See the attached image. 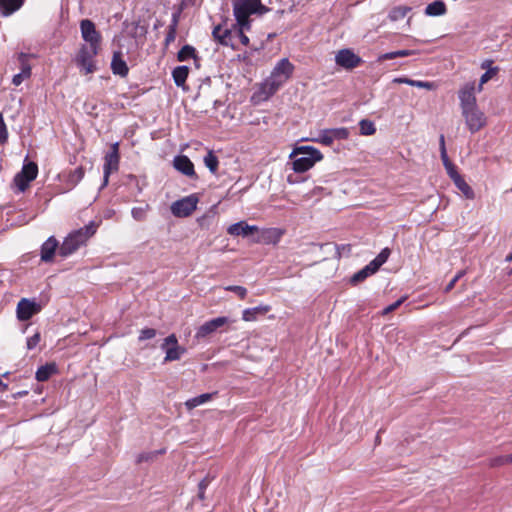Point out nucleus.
Instances as JSON below:
<instances>
[{
  "label": "nucleus",
  "instance_id": "nucleus-2",
  "mask_svg": "<svg viewBox=\"0 0 512 512\" xmlns=\"http://www.w3.org/2000/svg\"><path fill=\"white\" fill-rule=\"evenodd\" d=\"M294 70L293 64L287 59H281L270 76L263 82L261 90L267 96L270 97L275 94L278 89L291 77Z\"/></svg>",
  "mask_w": 512,
  "mask_h": 512
},
{
  "label": "nucleus",
  "instance_id": "nucleus-39",
  "mask_svg": "<svg viewBox=\"0 0 512 512\" xmlns=\"http://www.w3.org/2000/svg\"><path fill=\"white\" fill-rule=\"evenodd\" d=\"M498 72L499 67H492L486 70V72L480 77L478 92H481L483 89V85L487 83L489 80H491Z\"/></svg>",
  "mask_w": 512,
  "mask_h": 512
},
{
  "label": "nucleus",
  "instance_id": "nucleus-3",
  "mask_svg": "<svg viewBox=\"0 0 512 512\" xmlns=\"http://www.w3.org/2000/svg\"><path fill=\"white\" fill-rule=\"evenodd\" d=\"M268 9L260 0H233V12L238 25L247 27L250 24L249 16L254 13L263 14Z\"/></svg>",
  "mask_w": 512,
  "mask_h": 512
},
{
  "label": "nucleus",
  "instance_id": "nucleus-60",
  "mask_svg": "<svg viewBox=\"0 0 512 512\" xmlns=\"http://www.w3.org/2000/svg\"><path fill=\"white\" fill-rule=\"evenodd\" d=\"M505 261L506 262H511L512 261V251L506 256Z\"/></svg>",
  "mask_w": 512,
  "mask_h": 512
},
{
  "label": "nucleus",
  "instance_id": "nucleus-35",
  "mask_svg": "<svg viewBox=\"0 0 512 512\" xmlns=\"http://www.w3.org/2000/svg\"><path fill=\"white\" fill-rule=\"evenodd\" d=\"M165 452H166L165 449H160V450H156V451L140 453L137 456L136 462L138 464L143 463V462H152L158 455L164 454Z\"/></svg>",
  "mask_w": 512,
  "mask_h": 512
},
{
  "label": "nucleus",
  "instance_id": "nucleus-42",
  "mask_svg": "<svg viewBox=\"0 0 512 512\" xmlns=\"http://www.w3.org/2000/svg\"><path fill=\"white\" fill-rule=\"evenodd\" d=\"M250 29V24H248L247 27H242L241 25H238L237 23L235 24V33H236V37L240 39V42L247 46L249 44V38L248 36L245 34V31L246 30H249Z\"/></svg>",
  "mask_w": 512,
  "mask_h": 512
},
{
  "label": "nucleus",
  "instance_id": "nucleus-33",
  "mask_svg": "<svg viewBox=\"0 0 512 512\" xmlns=\"http://www.w3.org/2000/svg\"><path fill=\"white\" fill-rule=\"evenodd\" d=\"M189 58L197 60L196 49L191 45H184L177 54V59L180 62L186 61Z\"/></svg>",
  "mask_w": 512,
  "mask_h": 512
},
{
  "label": "nucleus",
  "instance_id": "nucleus-52",
  "mask_svg": "<svg viewBox=\"0 0 512 512\" xmlns=\"http://www.w3.org/2000/svg\"><path fill=\"white\" fill-rule=\"evenodd\" d=\"M382 266L379 262H377L376 258L373 259L368 265L365 267L368 269L369 273L372 275L378 271V269Z\"/></svg>",
  "mask_w": 512,
  "mask_h": 512
},
{
  "label": "nucleus",
  "instance_id": "nucleus-11",
  "mask_svg": "<svg viewBox=\"0 0 512 512\" xmlns=\"http://www.w3.org/2000/svg\"><path fill=\"white\" fill-rule=\"evenodd\" d=\"M161 349L165 351V362L179 360L186 353V348L178 344L175 334L167 336L161 344Z\"/></svg>",
  "mask_w": 512,
  "mask_h": 512
},
{
  "label": "nucleus",
  "instance_id": "nucleus-61",
  "mask_svg": "<svg viewBox=\"0 0 512 512\" xmlns=\"http://www.w3.org/2000/svg\"><path fill=\"white\" fill-rule=\"evenodd\" d=\"M0 387H2V388H6L7 387V385L4 384L1 379H0Z\"/></svg>",
  "mask_w": 512,
  "mask_h": 512
},
{
  "label": "nucleus",
  "instance_id": "nucleus-40",
  "mask_svg": "<svg viewBox=\"0 0 512 512\" xmlns=\"http://www.w3.org/2000/svg\"><path fill=\"white\" fill-rule=\"evenodd\" d=\"M85 171L83 167H77L74 171L70 172L68 176V183L75 186L77 185L84 177Z\"/></svg>",
  "mask_w": 512,
  "mask_h": 512
},
{
  "label": "nucleus",
  "instance_id": "nucleus-31",
  "mask_svg": "<svg viewBox=\"0 0 512 512\" xmlns=\"http://www.w3.org/2000/svg\"><path fill=\"white\" fill-rule=\"evenodd\" d=\"M447 12L446 4L437 0L428 4L425 8V14L428 16H442Z\"/></svg>",
  "mask_w": 512,
  "mask_h": 512
},
{
  "label": "nucleus",
  "instance_id": "nucleus-16",
  "mask_svg": "<svg viewBox=\"0 0 512 512\" xmlns=\"http://www.w3.org/2000/svg\"><path fill=\"white\" fill-rule=\"evenodd\" d=\"M229 322L227 317H217L202 324L196 331L195 338L202 340Z\"/></svg>",
  "mask_w": 512,
  "mask_h": 512
},
{
  "label": "nucleus",
  "instance_id": "nucleus-49",
  "mask_svg": "<svg viewBox=\"0 0 512 512\" xmlns=\"http://www.w3.org/2000/svg\"><path fill=\"white\" fill-rule=\"evenodd\" d=\"M406 300V297H401L400 299H398L397 301H395L394 303L390 304L389 306H387L382 314L383 315H387L393 311H395L397 308L400 307V305Z\"/></svg>",
  "mask_w": 512,
  "mask_h": 512
},
{
  "label": "nucleus",
  "instance_id": "nucleus-54",
  "mask_svg": "<svg viewBox=\"0 0 512 512\" xmlns=\"http://www.w3.org/2000/svg\"><path fill=\"white\" fill-rule=\"evenodd\" d=\"M211 482V478L209 476H206L204 479H202L198 484V490H205L208 485Z\"/></svg>",
  "mask_w": 512,
  "mask_h": 512
},
{
  "label": "nucleus",
  "instance_id": "nucleus-32",
  "mask_svg": "<svg viewBox=\"0 0 512 512\" xmlns=\"http://www.w3.org/2000/svg\"><path fill=\"white\" fill-rule=\"evenodd\" d=\"M215 394L216 393H204L199 396L193 397L191 399H188L185 402V406L188 410H192V409L196 408L197 406L210 401Z\"/></svg>",
  "mask_w": 512,
  "mask_h": 512
},
{
  "label": "nucleus",
  "instance_id": "nucleus-8",
  "mask_svg": "<svg viewBox=\"0 0 512 512\" xmlns=\"http://www.w3.org/2000/svg\"><path fill=\"white\" fill-rule=\"evenodd\" d=\"M38 174V166L29 162L22 167V170L14 177V183L20 192H24Z\"/></svg>",
  "mask_w": 512,
  "mask_h": 512
},
{
  "label": "nucleus",
  "instance_id": "nucleus-9",
  "mask_svg": "<svg viewBox=\"0 0 512 512\" xmlns=\"http://www.w3.org/2000/svg\"><path fill=\"white\" fill-rule=\"evenodd\" d=\"M42 310L35 299L21 298L17 303L16 316L19 321H28Z\"/></svg>",
  "mask_w": 512,
  "mask_h": 512
},
{
  "label": "nucleus",
  "instance_id": "nucleus-38",
  "mask_svg": "<svg viewBox=\"0 0 512 512\" xmlns=\"http://www.w3.org/2000/svg\"><path fill=\"white\" fill-rule=\"evenodd\" d=\"M409 11L410 8L407 6L394 7L389 13V18L392 21H398L400 19H403Z\"/></svg>",
  "mask_w": 512,
  "mask_h": 512
},
{
  "label": "nucleus",
  "instance_id": "nucleus-13",
  "mask_svg": "<svg viewBox=\"0 0 512 512\" xmlns=\"http://www.w3.org/2000/svg\"><path fill=\"white\" fill-rule=\"evenodd\" d=\"M349 137V130L345 127L324 129L317 138L312 140L326 146H331L335 140H345Z\"/></svg>",
  "mask_w": 512,
  "mask_h": 512
},
{
  "label": "nucleus",
  "instance_id": "nucleus-41",
  "mask_svg": "<svg viewBox=\"0 0 512 512\" xmlns=\"http://www.w3.org/2000/svg\"><path fill=\"white\" fill-rule=\"evenodd\" d=\"M282 234H283V232L280 229L272 228V229L267 230L264 233V238H265L266 242H268V243H270V242L277 243V242H279Z\"/></svg>",
  "mask_w": 512,
  "mask_h": 512
},
{
  "label": "nucleus",
  "instance_id": "nucleus-1",
  "mask_svg": "<svg viewBox=\"0 0 512 512\" xmlns=\"http://www.w3.org/2000/svg\"><path fill=\"white\" fill-rule=\"evenodd\" d=\"M97 225L94 221L82 228L69 233L59 247V255L63 258L75 253L81 246L86 245L89 238L96 233Z\"/></svg>",
  "mask_w": 512,
  "mask_h": 512
},
{
  "label": "nucleus",
  "instance_id": "nucleus-14",
  "mask_svg": "<svg viewBox=\"0 0 512 512\" xmlns=\"http://www.w3.org/2000/svg\"><path fill=\"white\" fill-rule=\"evenodd\" d=\"M212 36L213 39L222 46L231 47L233 49L236 48L234 43V39L236 38L235 25H233V29H223L222 25H217L213 28Z\"/></svg>",
  "mask_w": 512,
  "mask_h": 512
},
{
  "label": "nucleus",
  "instance_id": "nucleus-27",
  "mask_svg": "<svg viewBox=\"0 0 512 512\" xmlns=\"http://www.w3.org/2000/svg\"><path fill=\"white\" fill-rule=\"evenodd\" d=\"M270 310L269 306H258L254 308H247L242 312V319L250 322L255 321L258 315H264Z\"/></svg>",
  "mask_w": 512,
  "mask_h": 512
},
{
  "label": "nucleus",
  "instance_id": "nucleus-58",
  "mask_svg": "<svg viewBox=\"0 0 512 512\" xmlns=\"http://www.w3.org/2000/svg\"><path fill=\"white\" fill-rule=\"evenodd\" d=\"M198 498L200 500H204L205 499V490H199L198 491Z\"/></svg>",
  "mask_w": 512,
  "mask_h": 512
},
{
  "label": "nucleus",
  "instance_id": "nucleus-36",
  "mask_svg": "<svg viewBox=\"0 0 512 512\" xmlns=\"http://www.w3.org/2000/svg\"><path fill=\"white\" fill-rule=\"evenodd\" d=\"M359 127L361 135L370 136L375 134L376 132L375 124L368 119H362L359 122Z\"/></svg>",
  "mask_w": 512,
  "mask_h": 512
},
{
  "label": "nucleus",
  "instance_id": "nucleus-59",
  "mask_svg": "<svg viewBox=\"0 0 512 512\" xmlns=\"http://www.w3.org/2000/svg\"><path fill=\"white\" fill-rule=\"evenodd\" d=\"M507 464L512 463V453L509 455H505Z\"/></svg>",
  "mask_w": 512,
  "mask_h": 512
},
{
  "label": "nucleus",
  "instance_id": "nucleus-28",
  "mask_svg": "<svg viewBox=\"0 0 512 512\" xmlns=\"http://www.w3.org/2000/svg\"><path fill=\"white\" fill-rule=\"evenodd\" d=\"M56 372H57V366L55 363L45 364L37 369L36 379L39 382L47 381Z\"/></svg>",
  "mask_w": 512,
  "mask_h": 512
},
{
  "label": "nucleus",
  "instance_id": "nucleus-57",
  "mask_svg": "<svg viewBox=\"0 0 512 512\" xmlns=\"http://www.w3.org/2000/svg\"><path fill=\"white\" fill-rule=\"evenodd\" d=\"M465 273H466L465 270H460L453 278H455L457 281H459L465 275Z\"/></svg>",
  "mask_w": 512,
  "mask_h": 512
},
{
  "label": "nucleus",
  "instance_id": "nucleus-23",
  "mask_svg": "<svg viewBox=\"0 0 512 512\" xmlns=\"http://www.w3.org/2000/svg\"><path fill=\"white\" fill-rule=\"evenodd\" d=\"M25 0H3L0 7V14L8 17L18 11L24 4Z\"/></svg>",
  "mask_w": 512,
  "mask_h": 512
},
{
  "label": "nucleus",
  "instance_id": "nucleus-55",
  "mask_svg": "<svg viewBox=\"0 0 512 512\" xmlns=\"http://www.w3.org/2000/svg\"><path fill=\"white\" fill-rule=\"evenodd\" d=\"M458 281L455 278H452L451 281L444 288V293H449L456 285Z\"/></svg>",
  "mask_w": 512,
  "mask_h": 512
},
{
  "label": "nucleus",
  "instance_id": "nucleus-19",
  "mask_svg": "<svg viewBox=\"0 0 512 512\" xmlns=\"http://www.w3.org/2000/svg\"><path fill=\"white\" fill-rule=\"evenodd\" d=\"M59 247L58 240L54 236L49 237L41 246V261L45 263L51 262Z\"/></svg>",
  "mask_w": 512,
  "mask_h": 512
},
{
  "label": "nucleus",
  "instance_id": "nucleus-47",
  "mask_svg": "<svg viewBox=\"0 0 512 512\" xmlns=\"http://www.w3.org/2000/svg\"><path fill=\"white\" fill-rule=\"evenodd\" d=\"M41 335L39 332H36L33 336L29 337L26 342V346L28 350L34 349L40 342Z\"/></svg>",
  "mask_w": 512,
  "mask_h": 512
},
{
  "label": "nucleus",
  "instance_id": "nucleus-37",
  "mask_svg": "<svg viewBox=\"0 0 512 512\" xmlns=\"http://www.w3.org/2000/svg\"><path fill=\"white\" fill-rule=\"evenodd\" d=\"M414 54L412 50H398L394 52L384 53L379 56V61L391 60L397 57H407Z\"/></svg>",
  "mask_w": 512,
  "mask_h": 512
},
{
  "label": "nucleus",
  "instance_id": "nucleus-4",
  "mask_svg": "<svg viewBox=\"0 0 512 512\" xmlns=\"http://www.w3.org/2000/svg\"><path fill=\"white\" fill-rule=\"evenodd\" d=\"M294 154L302 155L293 161V170L297 173H303L314 166V164L323 159V154L315 147L301 146L297 147Z\"/></svg>",
  "mask_w": 512,
  "mask_h": 512
},
{
  "label": "nucleus",
  "instance_id": "nucleus-26",
  "mask_svg": "<svg viewBox=\"0 0 512 512\" xmlns=\"http://www.w3.org/2000/svg\"><path fill=\"white\" fill-rule=\"evenodd\" d=\"M25 59H26V55L22 53L20 55V60L22 63L21 72L14 75V77L12 79V83L15 86H19L23 82L24 79H27L31 76V67L29 64L25 63Z\"/></svg>",
  "mask_w": 512,
  "mask_h": 512
},
{
  "label": "nucleus",
  "instance_id": "nucleus-22",
  "mask_svg": "<svg viewBox=\"0 0 512 512\" xmlns=\"http://www.w3.org/2000/svg\"><path fill=\"white\" fill-rule=\"evenodd\" d=\"M440 153H441V160L443 162V165L447 171V174L450 178L458 174L456 166L450 161L446 147H445V139L444 136H440Z\"/></svg>",
  "mask_w": 512,
  "mask_h": 512
},
{
  "label": "nucleus",
  "instance_id": "nucleus-15",
  "mask_svg": "<svg viewBox=\"0 0 512 512\" xmlns=\"http://www.w3.org/2000/svg\"><path fill=\"white\" fill-rule=\"evenodd\" d=\"M335 62L338 66L351 70L359 66L360 63L362 62V59L358 55H356L352 50L342 49L338 51V53L336 54Z\"/></svg>",
  "mask_w": 512,
  "mask_h": 512
},
{
  "label": "nucleus",
  "instance_id": "nucleus-29",
  "mask_svg": "<svg viewBox=\"0 0 512 512\" xmlns=\"http://www.w3.org/2000/svg\"><path fill=\"white\" fill-rule=\"evenodd\" d=\"M188 75H189V67L185 66V65L177 66L172 71V77H173L174 83L178 87L184 86Z\"/></svg>",
  "mask_w": 512,
  "mask_h": 512
},
{
  "label": "nucleus",
  "instance_id": "nucleus-24",
  "mask_svg": "<svg viewBox=\"0 0 512 512\" xmlns=\"http://www.w3.org/2000/svg\"><path fill=\"white\" fill-rule=\"evenodd\" d=\"M452 181L454 182L455 186L462 192V194L467 199H474L475 193L473 189L470 187V185L464 180V178L458 173L457 175L453 176Z\"/></svg>",
  "mask_w": 512,
  "mask_h": 512
},
{
  "label": "nucleus",
  "instance_id": "nucleus-10",
  "mask_svg": "<svg viewBox=\"0 0 512 512\" xmlns=\"http://www.w3.org/2000/svg\"><path fill=\"white\" fill-rule=\"evenodd\" d=\"M118 147V143H114L111 146V150L104 157L102 187H105L108 184L110 174L118 171L119 169L120 156Z\"/></svg>",
  "mask_w": 512,
  "mask_h": 512
},
{
  "label": "nucleus",
  "instance_id": "nucleus-21",
  "mask_svg": "<svg viewBox=\"0 0 512 512\" xmlns=\"http://www.w3.org/2000/svg\"><path fill=\"white\" fill-rule=\"evenodd\" d=\"M111 70L113 74L119 75L121 77H126L128 75L129 68L126 62L123 60L121 51H115L113 53L111 61Z\"/></svg>",
  "mask_w": 512,
  "mask_h": 512
},
{
  "label": "nucleus",
  "instance_id": "nucleus-62",
  "mask_svg": "<svg viewBox=\"0 0 512 512\" xmlns=\"http://www.w3.org/2000/svg\"><path fill=\"white\" fill-rule=\"evenodd\" d=\"M376 442H377V443H379V442H380V437H379V436H377V437H376Z\"/></svg>",
  "mask_w": 512,
  "mask_h": 512
},
{
  "label": "nucleus",
  "instance_id": "nucleus-44",
  "mask_svg": "<svg viewBox=\"0 0 512 512\" xmlns=\"http://www.w3.org/2000/svg\"><path fill=\"white\" fill-rule=\"evenodd\" d=\"M225 290L234 292L241 299H244L247 296V289L243 286L230 285V286L225 287Z\"/></svg>",
  "mask_w": 512,
  "mask_h": 512
},
{
  "label": "nucleus",
  "instance_id": "nucleus-7",
  "mask_svg": "<svg viewBox=\"0 0 512 512\" xmlns=\"http://www.w3.org/2000/svg\"><path fill=\"white\" fill-rule=\"evenodd\" d=\"M468 130L473 134L486 126L487 118L478 106L462 110Z\"/></svg>",
  "mask_w": 512,
  "mask_h": 512
},
{
  "label": "nucleus",
  "instance_id": "nucleus-53",
  "mask_svg": "<svg viewBox=\"0 0 512 512\" xmlns=\"http://www.w3.org/2000/svg\"><path fill=\"white\" fill-rule=\"evenodd\" d=\"M350 251H351L350 245L337 246V253L339 256H341L342 254H349Z\"/></svg>",
  "mask_w": 512,
  "mask_h": 512
},
{
  "label": "nucleus",
  "instance_id": "nucleus-48",
  "mask_svg": "<svg viewBox=\"0 0 512 512\" xmlns=\"http://www.w3.org/2000/svg\"><path fill=\"white\" fill-rule=\"evenodd\" d=\"M132 217L137 221H143L146 217V210L142 207H134L131 211Z\"/></svg>",
  "mask_w": 512,
  "mask_h": 512
},
{
  "label": "nucleus",
  "instance_id": "nucleus-6",
  "mask_svg": "<svg viewBox=\"0 0 512 512\" xmlns=\"http://www.w3.org/2000/svg\"><path fill=\"white\" fill-rule=\"evenodd\" d=\"M199 198L196 194H191L172 203L171 213L178 218L190 216L197 208Z\"/></svg>",
  "mask_w": 512,
  "mask_h": 512
},
{
  "label": "nucleus",
  "instance_id": "nucleus-5",
  "mask_svg": "<svg viewBox=\"0 0 512 512\" xmlns=\"http://www.w3.org/2000/svg\"><path fill=\"white\" fill-rule=\"evenodd\" d=\"M100 47L82 45L77 56L76 64L84 74L93 73L96 70L94 57L99 53Z\"/></svg>",
  "mask_w": 512,
  "mask_h": 512
},
{
  "label": "nucleus",
  "instance_id": "nucleus-12",
  "mask_svg": "<svg viewBox=\"0 0 512 512\" xmlns=\"http://www.w3.org/2000/svg\"><path fill=\"white\" fill-rule=\"evenodd\" d=\"M80 31L83 40L89 45L94 47H101L102 36L96 29L93 21L90 19H83L80 21Z\"/></svg>",
  "mask_w": 512,
  "mask_h": 512
},
{
  "label": "nucleus",
  "instance_id": "nucleus-56",
  "mask_svg": "<svg viewBox=\"0 0 512 512\" xmlns=\"http://www.w3.org/2000/svg\"><path fill=\"white\" fill-rule=\"evenodd\" d=\"M491 63H492V61H490V60H485L484 62H482V64H481V68H482V69H486V70H488L489 68H491V67H490Z\"/></svg>",
  "mask_w": 512,
  "mask_h": 512
},
{
  "label": "nucleus",
  "instance_id": "nucleus-51",
  "mask_svg": "<svg viewBox=\"0 0 512 512\" xmlns=\"http://www.w3.org/2000/svg\"><path fill=\"white\" fill-rule=\"evenodd\" d=\"M507 464L505 456H498L490 460L491 467H499Z\"/></svg>",
  "mask_w": 512,
  "mask_h": 512
},
{
  "label": "nucleus",
  "instance_id": "nucleus-43",
  "mask_svg": "<svg viewBox=\"0 0 512 512\" xmlns=\"http://www.w3.org/2000/svg\"><path fill=\"white\" fill-rule=\"evenodd\" d=\"M371 274L369 273L368 269L366 267L362 268L361 270H359L358 272H356L352 277H351V284L353 285H356L362 281H364L368 276H370Z\"/></svg>",
  "mask_w": 512,
  "mask_h": 512
},
{
  "label": "nucleus",
  "instance_id": "nucleus-34",
  "mask_svg": "<svg viewBox=\"0 0 512 512\" xmlns=\"http://www.w3.org/2000/svg\"><path fill=\"white\" fill-rule=\"evenodd\" d=\"M204 164L211 173L215 174L217 172L219 161L213 151H208V153L205 155Z\"/></svg>",
  "mask_w": 512,
  "mask_h": 512
},
{
  "label": "nucleus",
  "instance_id": "nucleus-45",
  "mask_svg": "<svg viewBox=\"0 0 512 512\" xmlns=\"http://www.w3.org/2000/svg\"><path fill=\"white\" fill-rule=\"evenodd\" d=\"M156 336V330L153 328H144L140 331L139 341L152 339Z\"/></svg>",
  "mask_w": 512,
  "mask_h": 512
},
{
  "label": "nucleus",
  "instance_id": "nucleus-25",
  "mask_svg": "<svg viewBox=\"0 0 512 512\" xmlns=\"http://www.w3.org/2000/svg\"><path fill=\"white\" fill-rule=\"evenodd\" d=\"M394 83L398 84H407L410 86L418 87V88H424L427 90H433L435 89V84L433 82L429 81H420V80H412L407 77H397L393 79Z\"/></svg>",
  "mask_w": 512,
  "mask_h": 512
},
{
  "label": "nucleus",
  "instance_id": "nucleus-18",
  "mask_svg": "<svg viewBox=\"0 0 512 512\" xmlns=\"http://www.w3.org/2000/svg\"><path fill=\"white\" fill-rule=\"evenodd\" d=\"M173 166L177 171H179L183 175L194 179L197 178V175L194 170V164L187 156H176L173 160Z\"/></svg>",
  "mask_w": 512,
  "mask_h": 512
},
{
  "label": "nucleus",
  "instance_id": "nucleus-46",
  "mask_svg": "<svg viewBox=\"0 0 512 512\" xmlns=\"http://www.w3.org/2000/svg\"><path fill=\"white\" fill-rule=\"evenodd\" d=\"M8 139V131L6 124L3 119V115L0 112V143L4 144Z\"/></svg>",
  "mask_w": 512,
  "mask_h": 512
},
{
  "label": "nucleus",
  "instance_id": "nucleus-30",
  "mask_svg": "<svg viewBox=\"0 0 512 512\" xmlns=\"http://www.w3.org/2000/svg\"><path fill=\"white\" fill-rule=\"evenodd\" d=\"M179 23V13H173L171 22L168 26V31L165 37L164 44L168 47L176 39L177 27Z\"/></svg>",
  "mask_w": 512,
  "mask_h": 512
},
{
  "label": "nucleus",
  "instance_id": "nucleus-20",
  "mask_svg": "<svg viewBox=\"0 0 512 512\" xmlns=\"http://www.w3.org/2000/svg\"><path fill=\"white\" fill-rule=\"evenodd\" d=\"M257 231H258L257 226L248 225L244 221L234 223V224L230 225L227 229L228 234H230L232 236H243V237H247L250 234L257 232Z\"/></svg>",
  "mask_w": 512,
  "mask_h": 512
},
{
  "label": "nucleus",
  "instance_id": "nucleus-50",
  "mask_svg": "<svg viewBox=\"0 0 512 512\" xmlns=\"http://www.w3.org/2000/svg\"><path fill=\"white\" fill-rule=\"evenodd\" d=\"M391 254V251L389 248H384L377 256H376V260L377 262H379L380 264H384L389 256Z\"/></svg>",
  "mask_w": 512,
  "mask_h": 512
},
{
  "label": "nucleus",
  "instance_id": "nucleus-17",
  "mask_svg": "<svg viewBox=\"0 0 512 512\" xmlns=\"http://www.w3.org/2000/svg\"><path fill=\"white\" fill-rule=\"evenodd\" d=\"M458 97L460 100L461 111L477 106L476 97H475V83L469 82L465 84L458 93Z\"/></svg>",
  "mask_w": 512,
  "mask_h": 512
}]
</instances>
